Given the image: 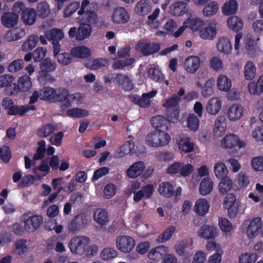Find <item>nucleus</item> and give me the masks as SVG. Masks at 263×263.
Segmentation results:
<instances>
[{
    "instance_id": "f257e3e1",
    "label": "nucleus",
    "mask_w": 263,
    "mask_h": 263,
    "mask_svg": "<svg viewBox=\"0 0 263 263\" xmlns=\"http://www.w3.org/2000/svg\"><path fill=\"white\" fill-rule=\"evenodd\" d=\"M90 239L85 236H76L68 243L70 252L76 255H82L88 248Z\"/></svg>"
},
{
    "instance_id": "f03ea898",
    "label": "nucleus",
    "mask_w": 263,
    "mask_h": 263,
    "mask_svg": "<svg viewBox=\"0 0 263 263\" xmlns=\"http://www.w3.org/2000/svg\"><path fill=\"white\" fill-rule=\"evenodd\" d=\"M170 139L169 135L159 130L147 136L146 143L151 147L163 146L169 143Z\"/></svg>"
},
{
    "instance_id": "7ed1b4c3",
    "label": "nucleus",
    "mask_w": 263,
    "mask_h": 263,
    "mask_svg": "<svg viewBox=\"0 0 263 263\" xmlns=\"http://www.w3.org/2000/svg\"><path fill=\"white\" fill-rule=\"evenodd\" d=\"M89 220L84 213H79L68 223L67 230L72 234L78 233L88 224Z\"/></svg>"
},
{
    "instance_id": "20e7f679",
    "label": "nucleus",
    "mask_w": 263,
    "mask_h": 263,
    "mask_svg": "<svg viewBox=\"0 0 263 263\" xmlns=\"http://www.w3.org/2000/svg\"><path fill=\"white\" fill-rule=\"evenodd\" d=\"M136 50L140 51L145 56L158 52L160 45L157 43H151L148 41H140L135 46Z\"/></svg>"
},
{
    "instance_id": "39448f33",
    "label": "nucleus",
    "mask_w": 263,
    "mask_h": 263,
    "mask_svg": "<svg viewBox=\"0 0 263 263\" xmlns=\"http://www.w3.org/2000/svg\"><path fill=\"white\" fill-rule=\"evenodd\" d=\"M116 245L120 251L128 253L134 249L135 242L134 239L130 236H121L117 237Z\"/></svg>"
},
{
    "instance_id": "423d86ee",
    "label": "nucleus",
    "mask_w": 263,
    "mask_h": 263,
    "mask_svg": "<svg viewBox=\"0 0 263 263\" xmlns=\"http://www.w3.org/2000/svg\"><path fill=\"white\" fill-rule=\"evenodd\" d=\"M43 222L42 216L34 215L29 216L24 222V229L28 232H33L38 229Z\"/></svg>"
},
{
    "instance_id": "0eeeda50",
    "label": "nucleus",
    "mask_w": 263,
    "mask_h": 263,
    "mask_svg": "<svg viewBox=\"0 0 263 263\" xmlns=\"http://www.w3.org/2000/svg\"><path fill=\"white\" fill-rule=\"evenodd\" d=\"M157 93L156 90H152L148 93H143L141 97L139 96H131L129 98L132 102L138 104L141 107H148L150 105L149 99L154 97Z\"/></svg>"
},
{
    "instance_id": "6e6552de",
    "label": "nucleus",
    "mask_w": 263,
    "mask_h": 263,
    "mask_svg": "<svg viewBox=\"0 0 263 263\" xmlns=\"http://www.w3.org/2000/svg\"><path fill=\"white\" fill-rule=\"evenodd\" d=\"M249 222L246 229V234L248 237L250 238L256 237L259 232L261 225L262 224L261 218L256 217L250 221H246V223Z\"/></svg>"
},
{
    "instance_id": "1a4fd4ad",
    "label": "nucleus",
    "mask_w": 263,
    "mask_h": 263,
    "mask_svg": "<svg viewBox=\"0 0 263 263\" xmlns=\"http://www.w3.org/2000/svg\"><path fill=\"white\" fill-rule=\"evenodd\" d=\"M112 20L116 24H125L129 21V15L124 8L119 7L114 9Z\"/></svg>"
},
{
    "instance_id": "9d476101",
    "label": "nucleus",
    "mask_w": 263,
    "mask_h": 263,
    "mask_svg": "<svg viewBox=\"0 0 263 263\" xmlns=\"http://www.w3.org/2000/svg\"><path fill=\"white\" fill-rule=\"evenodd\" d=\"M200 61L198 57L191 55L188 57L184 63V68L190 73H195L199 69Z\"/></svg>"
},
{
    "instance_id": "9b49d317",
    "label": "nucleus",
    "mask_w": 263,
    "mask_h": 263,
    "mask_svg": "<svg viewBox=\"0 0 263 263\" xmlns=\"http://www.w3.org/2000/svg\"><path fill=\"white\" fill-rule=\"evenodd\" d=\"M222 146L226 149H230L239 145L240 147L243 145L240 143L239 138L235 135L229 134L226 136L221 140Z\"/></svg>"
},
{
    "instance_id": "f8f14e48",
    "label": "nucleus",
    "mask_w": 263,
    "mask_h": 263,
    "mask_svg": "<svg viewBox=\"0 0 263 263\" xmlns=\"http://www.w3.org/2000/svg\"><path fill=\"white\" fill-rule=\"evenodd\" d=\"M18 15L13 12H6L1 17L3 25L6 28L14 27L18 22Z\"/></svg>"
},
{
    "instance_id": "ddd939ff",
    "label": "nucleus",
    "mask_w": 263,
    "mask_h": 263,
    "mask_svg": "<svg viewBox=\"0 0 263 263\" xmlns=\"http://www.w3.org/2000/svg\"><path fill=\"white\" fill-rule=\"evenodd\" d=\"M145 168L144 163L139 161L133 164L126 171L128 177L130 178H135L140 176Z\"/></svg>"
},
{
    "instance_id": "4468645a",
    "label": "nucleus",
    "mask_w": 263,
    "mask_h": 263,
    "mask_svg": "<svg viewBox=\"0 0 263 263\" xmlns=\"http://www.w3.org/2000/svg\"><path fill=\"white\" fill-rule=\"evenodd\" d=\"M179 148L181 151L189 153L192 152L194 149V144L191 142L190 138L185 135H179L176 138Z\"/></svg>"
},
{
    "instance_id": "2eb2a0df",
    "label": "nucleus",
    "mask_w": 263,
    "mask_h": 263,
    "mask_svg": "<svg viewBox=\"0 0 263 263\" xmlns=\"http://www.w3.org/2000/svg\"><path fill=\"white\" fill-rule=\"evenodd\" d=\"M217 233V228L214 226L203 225L198 231V235L200 237L210 239L213 238Z\"/></svg>"
},
{
    "instance_id": "dca6fc26",
    "label": "nucleus",
    "mask_w": 263,
    "mask_h": 263,
    "mask_svg": "<svg viewBox=\"0 0 263 263\" xmlns=\"http://www.w3.org/2000/svg\"><path fill=\"white\" fill-rule=\"evenodd\" d=\"M34 109L35 106L33 105H22L20 106L13 105L8 109V114L10 115L18 114L21 116H23L28 111Z\"/></svg>"
},
{
    "instance_id": "f3484780",
    "label": "nucleus",
    "mask_w": 263,
    "mask_h": 263,
    "mask_svg": "<svg viewBox=\"0 0 263 263\" xmlns=\"http://www.w3.org/2000/svg\"><path fill=\"white\" fill-rule=\"evenodd\" d=\"M135 143L132 141L127 142L122 145L117 151L115 155L116 158H119L128 154L136 153L135 151Z\"/></svg>"
},
{
    "instance_id": "a211bd4d",
    "label": "nucleus",
    "mask_w": 263,
    "mask_h": 263,
    "mask_svg": "<svg viewBox=\"0 0 263 263\" xmlns=\"http://www.w3.org/2000/svg\"><path fill=\"white\" fill-rule=\"evenodd\" d=\"M227 127L226 118L223 116H219L215 121L213 132L215 136L221 137L224 135Z\"/></svg>"
},
{
    "instance_id": "6ab92c4d",
    "label": "nucleus",
    "mask_w": 263,
    "mask_h": 263,
    "mask_svg": "<svg viewBox=\"0 0 263 263\" xmlns=\"http://www.w3.org/2000/svg\"><path fill=\"white\" fill-rule=\"evenodd\" d=\"M94 220L100 226H105L109 221L107 212L102 209L96 210L93 213Z\"/></svg>"
},
{
    "instance_id": "aec40b11",
    "label": "nucleus",
    "mask_w": 263,
    "mask_h": 263,
    "mask_svg": "<svg viewBox=\"0 0 263 263\" xmlns=\"http://www.w3.org/2000/svg\"><path fill=\"white\" fill-rule=\"evenodd\" d=\"M92 31V28L90 24L82 23L78 28V32L77 35V40L82 41L89 37Z\"/></svg>"
},
{
    "instance_id": "412c9836",
    "label": "nucleus",
    "mask_w": 263,
    "mask_h": 263,
    "mask_svg": "<svg viewBox=\"0 0 263 263\" xmlns=\"http://www.w3.org/2000/svg\"><path fill=\"white\" fill-rule=\"evenodd\" d=\"M168 249L167 247L160 246L152 249L148 253L149 259L154 260H158L161 259L163 255L168 252Z\"/></svg>"
},
{
    "instance_id": "4be33fe9",
    "label": "nucleus",
    "mask_w": 263,
    "mask_h": 263,
    "mask_svg": "<svg viewBox=\"0 0 263 263\" xmlns=\"http://www.w3.org/2000/svg\"><path fill=\"white\" fill-rule=\"evenodd\" d=\"M221 101L217 97L211 98L206 106V111L212 115H216L221 108Z\"/></svg>"
},
{
    "instance_id": "5701e85b",
    "label": "nucleus",
    "mask_w": 263,
    "mask_h": 263,
    "mask_svg": "<svg viewBox=\"0 0 263 263\" xmlns=\"http://www.w3.org/2000/svg\"><path fill=\"white\" fill-rule=\"evenodd\" d=\"M242 115V107L237 104L231 105L228 112V117L231 121H235L240 119Z\"/></svg>"
},
{
    "instance_id": "b1692460",
    "label": "nucleus",
    "mask_w": 263,
    "mask_h": 263,
    "mask_svg": "<svg viewBox=\"0 0 263 263\" xmlns=\"http://www.w3.org/2000/svg\"><path fill=\"white\" fill-rule=\"evenodd\" d=\"M25 35V32L23 28H15L7 32L5 39L8 42H13L23 38Z\"/></svg>"
},
{
    "instance_id": "393cba45",
    "label": "nucleus",
    "mask_w": 263,
    "mask_h": 263,
    "mask_svg": "<svg viewBox=\"0 0 263 263\" xmlns=\"http://www.w3.org/2000/svg\"><path fill=\"white\" fill-rule=\"evenodd\" d=\"M210 205L205 199H198L194 205V210L196 214L200 216H203L209 211Z\"/></svg>"
},
{
    "instance_id": "a878e982",
    "label": "nucleus",
    "mask_w": 263,
    "mask_h": 263,
    "mask_svg": "<svg viewBox=\"0 0 263 263\" xmlns=\"http://www.w3.org/2000/svg\"><path fill=\"white\" fill-rule=\"evenodd\" d=\"M251 94L259 95L263 92V76H260L256 83L250 82L248 86Z\"/></svg>"
},
{
    "instance_id": "bb28decb",
    "label": "nucleus",
    "mask_w": 263,
    "mask_h": 263,
    "mask_svg": "<svg viewBox=\"0 0 263 263\" xmlns=\"http://www.w3.org/2000/svg\"><path fill=\"white\" fill-rule=\"evenodd\" d=\"M36 16V11L32 8H27L22 13V17L23 22L27 25H33Z\"/></svg>"
},
{
    "instance_id": "cd10ccee",
    "label": "nucleus",
    "mask_w": 263,
    "mask_h": 263,
    "mask_svg": "<svg viewBox=\"0 0 263 263\" xmlns=\"http://www.w3.org/2000/svg\"><path fill=\"white\" fill-rule=\"evenodd\" d=\"M115 80L125 90L129 91L133 88V83L132 80L126 75L118 74Z\"/></svg>"
},
{
    "instance_id": "c85d7f7f",
    "label": "nucleus",
    "mask_w": 263,
    "mask_h": 263,
    "mask_svg": "<svg viewBox=\"0 0 263 263\" xmlns=\"http://www.w3.org/2000/svg\"><path fill=\"white\" fill-rule=\"evenodd\" d=\"M151 122L152 126L156 129L163 128L167 130L170 125L168 120L162 116L153 117Z\"/></svg>"
},
{
    "instance_id": "c756f323",
    "label": "nucleus",
    "mask_w": 263,
    "mask_h": 263,
    "mask_svg": "<svg viewBox=\"0 0 263 263\" xmlns=\"http://www.w3.org/2000/svg\"><path fill=\"white\" fill-rule=\"evenodd\" d=\"M46 38L48 40L52 42L59 41L64 37V33L63 30L59 28H53L46 32L45 34Z\"/></svg>"
},
{
    "instance_id": "7c9ffc66",
    "label": "nucleus",
    "mask_w": 263,
    "mask_h": 263,
    "mask_svg": "<svg viewBox=\"0 0 263 263\" xmlns=\"http://www.w3.org/2000/svg\"><path fill=\"white\" fill-rule=\"evenodd\" d=\"M171 11L175 15H181L187 12V5L186 3L177 2L171 6Z\"/></svg>"
},
{
    "instance_id": "2f4dec72",
    "label": "nucleus",
    "mask_w": 263,
    "mask_h": 263,
    "mask_svg": "<svg viewBox=\"0 0 263 263\" xmlns=\"http://www.w3.org/2000/svg\"><path fill=\"white\" fill-rule=\"evenodd\" d=\"M217 48L219 52L228 54L232 50V46L228 39L221 37L217 42Z\"/></svg>"
},
{
    "instance_id": "473e14b6",
    "label": "nucleus",
    "mask_w": 263,
    "mask_h": 263,
    "mask_svg": "<svg viewBox=\"0 0 263 263\" xmlns=\"http://www.w3.org/2000/svg\"><path fill=\"white\" fill-rule=\"evenodd\" d=\"M227 24L229 28L235 32L239 31L243 27L241 20L236 15L229 17Z\"/></svg>"
},
{
    "instance_id": "72a5a7b5",
    "label": "nucleus",
    "mask_w": 263,
    "mask_h": 263,
    "mask_svg": "<svg viewBox=\"0 0 263 263\" xmlns=\"http://www.w3.org/2000/svg\"><path fill=\"white\" fill-rule=\"evenodd\" d=\"M57 92L51 87H44L40 90V99L44 100L55 101Z\"/></svg>"
},
{
    "instance_id": "f704fd0d",
    "label": "nucleus",
    "mask_w": 263,
    "mask_h": 263,
    "mask_svg": "<svg viewBox=\"0 0 263 263\" xmlns=\"http://www.w3.org/2000/svg\"><path fill=\"white\" fill-rule=\"evenodd\" d=\"M56 63L50 58H46L40 64L41 71L45 75L48 72L54 71L56 69Z\"/></svg>"
},
{
    "instance_id": "c9c22d12",
    "label": "nucleus",
    "mask_w": 263,
    "mask_h": 263,
    "mask_svg": "<svg viewBox=\"0 0 263 263\" xmlns=\"http://www.w3.org/2000/svg\"><path fill=\"white\" fill-rule=\"evenodd\" d=\"M71 54L79 58H85L91 55L89 49L85 46H80L72 48Z\"/></svg>"
},
{
    "instance_id": "e433bc0d",
    "label": "nucleus",
    "mask_w": 263,
    "mask_h": 263,
    "mask_svg": "<svg viewBox=\"0 0 263 263\" xmlns=\"http://www.w3.org/2000/svg\"><path fill=\"white\" fill-rule=\"evenodd\" d=\"M213 183L209 178H203L200 182L199 191L202 195L209 194L213 190Z\"/></svg>"
},
{
    "instance_id": "4c0bfd02",
    "label": "nucleus",
    "mask_w": 263,
    "mask_h": 263,
    "mask_svg": "<svg viewBox=\"0 0 263 263\" xmlns=\"http://www.w3.org/2000/svg\"><path fill=\"white\" fill-rule=\"evenodd\" d=\"M83 98L82 94L79 92L71 94L68 92L67 103H65L63 106L68 107L71 106L72 104H80L82 103Z\"/></svg>"
},
{
    "instance_id": "58836bf2",
    "label": "nucleus",
    "mask_w": 263,
    "mask_h": 263,
    "mask_svg": "<svg viewBox=\"0 0 263 263\" xmlns=\"http://www.w3.org/2000/svg\"><path fill=\"white\" fill-rule=\"evenodd\" d=\"M215 26H209L205 27L200 32V36L203 39L212 40L216 35Z\"/></svg>"
},
{
    "instance_id": "ea45409f",
    "label": "nucleus",
    "mask_w": 263,
    "mask_h": 263,
    "mask_svg": "<svg viewBox=\"0 0 263 263\" xmlns=\"http://www.w3.org/2000/svg\"><path fill=\"white\" fill-rule=\"evenodd\" d=\"M232 85L231 81L226 75L220 74L217 79V86L220 90L227 91Z\"/></svg>"
},
{
    "instance_id": "a19ab883",
    "label": "nucleus",
    "mask_w": 263,
    "mask_h": 263,
    "mask_svg": "<svg viewBox=\"0 0 263 263\" xmlns=\"http://www.w3.org/2000/svg\"><path fill=\"white\" fill-rule=\"evenodd\" d=\"M256 68L251 61H249L245 65L244 67V76L246 80H251L253 79L256 75Z\"/></svg>"
},
{
    "instance_id": "79ce46f5",
    "label": "nucleus",
    "mask_w": 263,
    "mask_h": 263,
    "mask_svg": "<svg viewBox=\"0 0 263 263\" xmlns=\"http://www.w3.org/2000/svg\"><path fill=\"white\" fill-rule=\"evenodd\" d=\"M38 41L39 37L37 35H30L22 45L21 48L22 51L26 52L32 50L35 47Z\"/></svg>"
},
{
    "instance_id": "37998d69",
    "label": "nucleus",
    "mask_w": 263,
    "mask_h": 263,
    "mask_svg": "<svg viewBox=\"0 0 263 263\" xmlns=\"http://www.w3.org/2000/svg\"><path fill=\"white\" fill-rule=\"evenodd\" d=\"M151 10V6L146 0H141L138 2L135 7L136 12L141 15L147 14Z\"/></svg>"
},
{
    "instance_id": "c03bdc74",
    "label": "nucleus",
    "mask_w": 263,
    "mask_h": 263,
    "mask_svg": "<svg viewBox=\"0 0 263 263\" xmlns=\"http://www.w3.org/2000/svg\"><path fill=\"white\" fill-rule=\"evenodd\" d=\"M238 4L236 0H230L225 3L222 12L227 15L235 14L237 10Z\"/></svg>"
},
{
    "instance_id": "a18cd8bd",
    "label": "nucleus",
    "mask_w": 263,
    "mask_h": 263,
    "mask_svg": "<svg viewBox=\"0 0 263 263\" xmlns=\"http://www.w3.org/2000/svg\"><path fill=\"white\" fill-rule=\"evenodd\" d=\"M214 173L217 178L219 179L227 177L228 170L226 165L221 162H217L214 165Z\"/></svg>"
},
{
    "instance_id": "49530a36",
    "label": "nucleus",
    "mask_w": 263,
    "mask_h": 263,
    "mask_svg": "<svg viewBox=\"0 0 263 263\" xmlns=\"http://www.w3.org/2000/svg\"><path fill=\"white\" fill-rule=\"evenodd\" d=\"M32 86L30 78L27 75H24L20 77L18 81V87L22 91H27Z\"/></svg>"
},
{
    "instance_id": "de8ad7c7",
    "label": "nucleus",
    "mask_w": 263,
    "mask_h": 263,
    "mask_svg": "<svg viewBox=\"0 0 263 263\" xmlns=\"http://www.w3.org/2000/svg\"><path fill=\"white\" fill-rule=\"evenodd\" d=\"M159 192L162 196L169 198L173 195V187L169 182H164L160 184Z\"/></svg>"
},
{
    "instance_id": "09e8293b",
    "label": "nucleus",
    "mask_w": 263,
    "mask_h": 263,
    "mask_svg": "<svg viewBox=\"0 0 263 263\" xmlns=\"http://www.w3.org/2000/svg\"><path fill=\"white\" fill-rule=\"evenodd\" d=\"M56 130L55 126L51 124H48L38 129L37 135L41 138H45L51 135Z\"/></svg>"
},
{
    "instance_id": "8fccbe9b",
    "label": "nucleus",
    "mask_w": 263,
    "mask_h": 263,
    "mask_svg": "<svg viewBox=\"0 0 263 263\" xmlns=\"http://www.w3.org/2000/svg\"><path fill=\"white\" fill-rule=\"evenodd\" d=\"M24 62L22 59H16L11 62L8 66L7 69L11 73H15L23 69Z\"/></svg>"
},
{
    "instance_id": "3c124183",
    "label": "nucleus",
    "mask_w": 263,
    "mask_h": 263,
    "mask_svg": "<svg viewBox=\"0 0 263 263\" xmlns=\"http://www.w3.org/2000/svg\"><path fill=\"white\" fill-rule=\"evenodd\" d=\"M175 228L174 226H170L158 236L156 239V241L158 243L165 242L170 239L175 232Z\"/></svg>"
},
{
    "instance_id": "603ef678",
    "label": "nucleus",
    "mask_w": 263,
    "mask_h": 263,
    "mask_svg": "<svg viewBox=\"0 0 263 263\" xmlns=\"http://www.w3.org/2000/svg\"><path fill=\"white\" fill-rule=\"evenodd\" d=\"M221 179V181L219 185V190L220 193L224 195L231 190L233 183L232 180L228 177Z\"/></svg>"
},
{
    "instance_id": "864d4df0",
    "label": "nucleus",
    "mask_w": 263,
    "mask_h": 263,
    "mask_svg": "<svg viewBox=\"0 0 263 263\" xmlns=\"http://www.w3.org/2000/svg\"><path fill=\"white\" fill-rule=\"evenodd\" d=\"M118 255L116 250L112 248H104L100 254L101 258L105 260L114 259Z\"/></svg>"
},
{
    "instance_id": "5fc2aeb1",
    "label": "nucleus",
    "mask_w": 263,
    "mask_h": 263,
    "mask_svg": "<svg viewBox=\"0 0 263 263\" xmlns=\"http://www.w3.org/2000/svg\"><path fill=\"white\" fill-rule=\"evenodd\" d=\"M68 116L76 118H83L89 115V111L85 109L73 108L67 111Z\"/></svg>"
},
{
    "instance_id": "6e6d98bb",
    "label": "nucleus",
    "mask_w": 263,
    "mask_h": 263,
    "mask_svg": "<svg viewBox=\"0 0 263 263\" xmlns=\"http://www.w3.org/2000/svg\"><path fill=\"white\" fill-rule=\"evenodd\" d=\"M199 126V120L194 114H190L187 119V126L191 130H197Z\"/></svg>"
},
{
    "instance_id": "4d7b16f0",
    "label": "nucleus",
    "mask_w": 263,
    "mask_h": 263,
    "mask_svg": "<svg viewBox=\"0 0 263 263\" xmlns=\"http://www.w3.org/2000/svg\"><path fill=\"white\" fill-rule=\"evenodd\" d=\"M39 16L46 17L50 12L48 4L46 2H42L38 4L36 9Z\"/></svg>"
},
{
    "instance_id": "13d9d810",
    "label": "nucleus",
    "mask_w": 263,
    "mask_h": 263,
    "mask_svg": "<svg viewBox=\"0 0 263 263\" xmlns=\"http://www.w3.org/2000/svg\"><path fill=\"white\" fill-rule=\"evenodd\" d=\"M218 10V4L215 2H212L204 8L203 13L205 16H211L216 14Z\"/></svg>"
},
{
    "instance_id": "bf43d9fd",
    "label": "nucleus",
    "mask_w": 263,
    "mask_h": 263,
    "mask_svg": "<svg viewBox=\"0 0 263 263\" xmlns=\"http://www.w3.org/2000/svg\"><path fill=\"white\" fill-rule=\"evenodd\" d=\"M181 98L177 95H174L172 97L166 99L163 105L167 109L178 107V104Z\"/></svg>"
},
{
    "instance_id": "052dcab7",
    "label": "nucleus",
    "mask_w": 263,
    "mask_h": 263,
    "mask_svg": "<svg viewBox=\"0 0 263 263\" xmlns=\"http://www.w3.org/2000/svg\"><path fill=\"white\" fill-rule=\"evenodd\" d=\"M215 81L213 79H210L205 83L204 87L202 91V95L205 98L211 96L213 93V88Z\"/></svg>"
},
{
    "instance_id": "680f3d73",
    "label": "nucleus",
    "mask_w": 263,
    "mask_h": 263,
    "mask_svg": "<svg viewBox=\"0 0 263 263\" xmlns=\"http://www.w3.org/2000/svg\"><path fill=\"white\" fill-rule=\"evenodd\" d=\"M160 13L159 9H156L152 14L148 16L147 23L153 28L157 29L159 26V23L156 20Z\"/></svg>"
},
{
    "instance_id": "e2e57ef3",
    "label": "nucleus",
    "mask_w": 263,
    "mask_h": 263,
    "mask_svg": "<svg viewBox=\"0 0 263 263\" xmlns=\"http://www.w3.org/2000/svg\"><path fill=\"white\" fill-rule=\"evenodd\" d=\"M27 240L25 239H20L15 242V252L18 255L24 254L27 250L26 245Z\"/></svg>"
},
{
    "instance_id": "0e129e2a",
    "label": "nucleus",
    "mask_w": 263,
    "mask_h": 263,
    "mask_svg": "<svg viewBox=\"0 0 263 263\" xmlns=\"http://www.w3.org/2000/svg\"><path fill=\"white\" fill-rule=\"evenodd\" d=\"M211 68L215 71L221 70L223 68V64L221 59L218 57H213L210 61Z\"/></svg>"
},
{
    "instance_id": "69168bd1",
    "label": "nucleus",
    "mask_w": 263,
    "mask_h": 263,
    "mask_svg": "<svg viewBox=\"0 0 263 263\" xmlns=\"http://www.w3.org/2000/svg\"><path fill=\"white\" fill-rule=\"evenodd\" d=\"M148 75L151 79L158 82H161L164 78L163 74L158 69L154 68L149 69Z\"/></svg>"
},
{
    "instance_id": "338daca9",
    "label": "nucleus",
    "mask_w": 263,
    "mask_h": 263,
    "mask_svg": "<svg viewBox=\"0 0 263 263\" xmlns=\"http://www.w3.org/2000/svg\"><path fill=\"white\" fill-rule=\"evenodd\" d=\"M257 259V255L255 253H245L239 257L240 263H254Z\"/></svg>"
},
{
    "instance_id": "774afa93",
    "label": "nucleus",
    "mask_w": 263,
    "mask_h": 263,
    "mask_svg": "<svg viewBox=\"0 0 263 263\" xmlns=\"http://www.w3.org/2000/svg\"><path fill=\"white\" fill-rule=\"evenodd\" d=\"M85 21L90 25L96 24L98 22V18L96 12L93 11H87L84 15Z\"/></svg>"
}]
</instances>
